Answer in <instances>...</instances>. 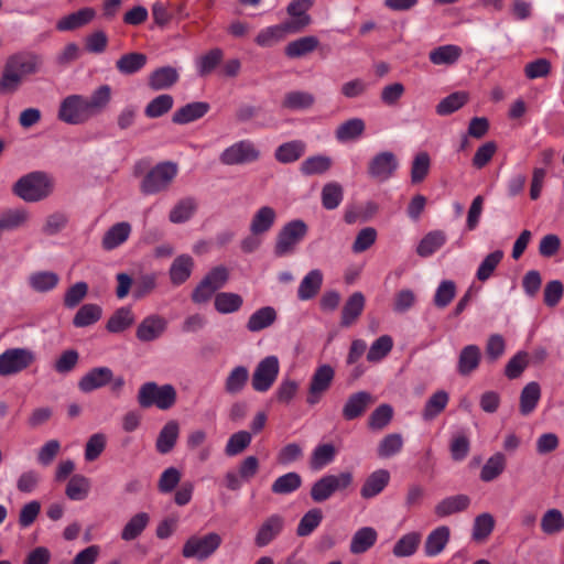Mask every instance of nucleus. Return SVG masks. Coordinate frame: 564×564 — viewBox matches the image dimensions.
Returning a JSON list of instances; mask_svg holds the SVG:
<instances>
[{
  "instance_id": "1",
  "label": "nucleus",
  "mask_w": 564,
  "mask_h": 564,
  "mask_svg": "<svg viewBox=\"0 0 564 564\" xmlns=\"http://www.w3.org/2000/svg\"><path fill=\"white\" fill-rule=\"evenodd\" d=\"M111 93L109 85H101L93 91L90 97L69 95L61 102L58 118L69 124L87 122L107 108L111 100Z\"/></svg>"
},
{
  "instance_id": "2",
  "label": "nucleus",
  "mask_w": 564,
  "mask_h": 564,
  "mask_svg": "<svg viewBox=\"0 0 564 564\" xmlns=\"http://www.w3.org/2000/svg\"><path fill=\"white\" fill-rule=\"evenodd\" d=\"M42 66L43 57L32 51H20L11 54L6 59L0 76V94L17 91L23 78L37 74Z\"/></svg>"
},
{
  "instance_id": "3",
  "label": "nucleus",
  "mask_w": 564,
  "mask_h": 564,
  "mask_svg": "<svg viewBox=\"0 0 564 564\" xmlns=\"http://www.w3.org/2000/svg\"><path fill=\"white\" fill-rule=\"evenodd\" d=\"M53 189L50 177L43 172L29 173L17 181L13 193L25 202H39L47 197Z\"/></svg>"
},
{
  "instance_id": "4",
  "label": "nucleus",
  "mask_w": 564,
  "mask_h": 564,
  "mask_svg": "<svg viewBox=\"0 0 564 564\" xmlns=\"http://www.w3.org/2000/svg\"><path fill=\"white\" fill-rule=\"evenodd\" d=\"M177 393L172 384L158 386L150 381L143 383L138 392V403L141 408L148 409L155 405L160 410H169L176 402Z\"/></svg>"
},
{
  "instance_id": "5",
  "label": "nucleus",
  "mask_w": 564,
  "mask_h": 564,
  "mask_svg": "<svg viewBox=\"0 0 564 564\" xmlns=\"http://www.w3.org/2000/svg\"><path fill=\"white\" fill-rule=\"evenodd\" d=\"M36 361L31 348H8L0 354V377H11L29 369Z\"/></svg>"
},
{
  "instance_id": "6",
  "label": "nucleus",
  "mask_w": 564,
  "mask_h": 564,
  "mask_svg": "<svg viewBox=\"0 0 564 564\" xmlns=\"http://www.w3.org/2000/svg\"><path fill=\"white\" fill-rule=\"evenodd\" d=\"M221 542V536L216 532H209L205 535H192L185 541L182 547V555L185 558L205 561L219 549Z\"/></svg>"
},
{
  "instance_id": "7",
  "label": "nucleus",
  "mask_w": 564,
  "mask_h": 564,
  "mask_svg": "<svg viewBox=\"0 0 564 564\" xmlns=\"http://www.w3.org/2000/svg\"><path fill=\"white\" fill-rule=\"evenodd\" d=\"M177 174V165L172 162L159 163L142 180L141 192L145 195L165 191Z\"/></svg>"
},
{
  "instance_id": "8",
  "label": "nucleus",
  "mask_w": 564,
  "mask_h": 564,
  "mask_svg": "<svg viewBox=\"0 0 564 564\" xmlns=\"http://www.w3.org/2000/svg\"><path fill=\"white\" fill-rule=\"evenodd\" d=\"M352 482V474L343 471L338 475H326L318 479L311 488V498L315 502H324L336 491L348 488Z\"/></svg>"
},
{
  "instance_id": "9",
  "label": "nucleus",
  "mask_w": 564,
  "mask_h": 564,
  "mask_svg": "<svg viewBox=\"0 0 564 564\" xmlns=\"http://www.w3.org/2000/svg\"><path fill=\"white\" fill-rule=\"evenodd\" d=\"M228 280V271L225 267H216L200 281L192 293L195 303L207 302L213 294L221 289Z\"/></svg>"
},
{
  "instance_id": "10",
  "label": "nucleus",
  "mask_w": 564,
  "mask_h": 564,
  "mask_svg": "<svg viewBox=\"0 0 564 564\" xmlns=\"http://www.w3.org/2000/svg\"><path fill=\"white\" fill-rule=\"evenodd\" d=\"M307 227L302 220H293L288 223L279 232L274 252L282 257L293 251L294 247L306 235Z\"/></svg>"
},
{
  "instance_id": "11",
  "label": "nucleus",
  "mask_w": 564,
  "mask_h": 564,
  "mask_svg": "<svg viewBox=\"0 0 564 564\" xmlns=\"http://www.w3.org/2000/svg\"><path fill=\"white\" fill-rule=\"evenodd\" d=\"M279 360L275 356H268L262 359L256 367L251 384L252 388L258 392L268 391L274 383L279 375Z\"/></svg>"
},
{
  "instance_id": "12",
  "label": "nucleus",
  "mask_w": 564,
  "mask_h": 564,
  "mask_svg": "<svg viewBox=\"0 0 564 564\" xmlns=\"http://www.w3.org/2000/svg\"><path fill=\"white\" fill-rule=\"evenodd\" d=\"M334 377L335 371L332 366H319L312 376L306 402L311 405L316 404L323 394L330 388Z\"/></svg>"
},
{
  "instance_id": "13",
  "label": "nucleus",
  "mask_w": 564,
  "mask_h": 564,
  "mask_svg": "<svg viewBox=\"0 0 564 564\" xmlns=\"http://www.w3.org/2000/svg\"><path fill=\"white\" fill-rule=\"evenodd\" d=\"M312 6L313 0H292L289 3L286 12L291 19L284 21V24L289 28L290 33H300L311 24L312 19L306 12Z\"/></svg>"
},
{
  "instance_id": "14",
  "label": "nucleus",
  "mask_w": 564,
  "mask_h": 564,
  "mask_svg": "<svg viewBox=\"0 0 564 564\" xmlns=\"http://www.w3.org/2000/svg\"><path fill=\"white\" fill-rule=\"evenodd\" d=\"M375 403V398L368 391H358L350 394L345 402L341 415L346 421L362 416L368 408Z\"/></svg>"
},
{
  "instance_id": "15",
  "label": "nucleus",
  "mask_w": 564,
  "mask_h": 564,
  "mask_svg": "<svg viewBox=\"0 0 564 564\" xmlns=\"http://www.w3.org/2000/svg\"><path fill=\"white\" fill-rule=\"evenodd\" d=\"M398 167V160L392 152H381L377 154L369 163V175L379 181H387L392 176Z\"/></svg>"
},
{
  "instance_id": "16",
  "label": "nucleus",
  "mask_w": 564,
  "mask_h": 564,
  "mask_svg": "<svg viewBox=\"0 0 564 564\" xmlns=\"http://www.w3.org/2000/svg\"><path fill=\"white\" fill-rule=\"evenodd\" d=\"M167 322L163 316L152 314L142 319L137 327L135 336L143 343L153 341L165 332Z\"/></svg>"
},
{
  "instance_id": "17",
  "label": "nucleus",
  "mask_w": 564,
  "mask_h": 564,
  "mask_svg": "<svg viewBox=\"0 0 564 564\" xmlns=\"http://www.w3.org/2000/svg\"><path fill=\"white\" fill-rule=\"evenodd\" d=\"M112 381V370L108 367L90 369L78 381V388L84 393L106 387Z\"/></svg>"
},
{
  "instance_id": "18",
  "label": "nucleus",
  "mask_w": 564,
  "mask_h": 564,
  "mask_svg": "<svg viewBox=\"0 0 564 564\" xmlns=\"http://www.w3.org/2000/svg\"><path fill=\"white\" fill-rule=\"evenodd\" d=\"M284 519L280 514L268 517L259 527L254 536V544L263 547L271 543L283 530Z\"/></svg>"
},
{
  "instance_id": "19",
  "label": "nucleus",
  "mask_w": 564,
  "mask_h": 564,
  "mask_svg": "<svg viewBox=\"0 0 564 564\" xmlns=\"http://www.w3.org/2000/svg\"><path fill=\"white\" fill-rule=\"evenodd\" d=\"M259 156V151L251 143H234L221 154V161L225 164H242L254 161Z\"/></svg>"
},
{
  "instance_id": "20",
  "label": "nucleus",
  "mask_w": 564,
  "mask_h": 564,
  "mask_svg": "<svg viewBox=\"0 0 564 564\" xmlns=\"http://www.w3.org/2000/svg\"><path fill=\"white\" fill-rule=\"evenodd\" d=\"M95 17V9L86 7L59 19L56 23V29L61 32L74 31L89 24Z\"/></svg>"
},
{
  "instance_id": "21",
  "label": "nucleus",
  "mask_w": 564,
  "mask_h": 564,
  "mask_svg": "<svg viewBox=\"0 0 564 564\" xmlns=\"http://www.w3.org/2000/svg\"><path fill=\"white\" fill-rule=\"evenodd\" d=\"M180 79V74L172 66H163L154 69L148 79V86L154 90H165L175 85Z\"/></svg>"
},
{
  "instance_id": "22",
  "label": "nucleus",
  "mask_w": 564,
  "mask_h": 564,
  "mask_svg": "<svg viewBox=\"0 0 564 564\" xmlns=\"http://www.w3.org/2000/svg\"><path fill=\"white\" fill-rule=\"evenodd\" d=\"M480 360L481 350L477 345L465 346L458 355V373L464 377L469 376L478 368Z\"/></svg>"
},
{
  "instance_id": "23",
  "label": "nucleus",
  "mask_w": 564,
  "mask_h": 564,
  "mask_svg": "<svg viewBox=\"0 0 564 564\" xmlns=\"http://www.w3.org/2000/svg\"><path fill=\"white\" fill-rule=\"evenodd\" d=\"M365 303L366 299L361 292L352 293L343 306L340 325L343 327L351 326L361 315Z\"/></svg>"
},
{
  "instance_id": "24",
  "label": "nucleus",
  "mask_w": 564,
  "mask_h": 564,
  "mask_svg": "<svg viewBox=\"0 0 564 564\" xmlns=\"http://www.w3.org/2000/svg\"><path fill=\"white\" fill-rule=\"evenodd\" d=\"M390 473L387 469H378L371 473L365 480L360 495L365 499H370L379 495L389 484Z\"/></svg>"
},
{
  "instance_id": "25",
  "label": "nucleus",
  "mask_w": 564,
  "mask_h": 564,
  "mask_svg": "<svg viewBox=\"0 0 564 564\" xmlns=\"http://www.w3.org/2000/svg\"><path fill=\"white\" fill-rule=\"evenodd\" d=\"M275 210L270 206H262L254 213L250 221V232L253 236L264 235L272 228V226L275 223Z\"/></svg>"
},
{
  "instance_id": "26",
  "label": "nucleus",
  "mask_w": 564,
  "mask_h": 564,
  "mask_svg": "<svg viewBox=\"0 0 564 564\" xmlns=\"http://www.w3.org/2000/svg\"><path fill=\"white\" fill-rule=\"evenodd\" d=\"M131 234V225L127 221L117 223L104 235L101 247L105 250H112L128 240Z\"/></svg>"
},
{
  "instance_id": "27",
  "label": "nucleus",
  "mask_w": 564,
  "mask_h": 564,
  "mask_svg": "<svg viewBox=\"0 0 564 564\" xmlns=\"http://www.w3.org/2000/svg\"><path fill=\"white\" fill-rule=\"evenodd\" d=\"M209 110V105L204 101L189 102L173 113L172 121L177 124H185L204 117Z\"/></svg>"
},
{
  "instance_id": "28",
  "label": "nucleus",
  "mask_w": 564,
  "mask_h": 564,
  "mask_svg": "<svg viewBox=\"0 0 564 564\" xmlns=\"http://www.w3.org/2000/svg\"><path fill=\"white\" fill-rule=\"evenodd\" d=\"M378 533L371 527H364L355 532L351 538L349 551L351 554H362L370 550L377 542Z\"/></svg>"
},
{
  "instance_id": "29",
  "label": "nucleus",
  "mask_w": 564,
  "mask_h": 564,
  "mask_svg": "<svg viewBox=\"0 0 564 564\" xmlns=\"http://www.w3.org/2000/svg\"><path fill=\"white\" fill-rule=\"evenodd\" d=\"M135 322L133 311L129 306L116 310L106 324V329L112 334H119L130 328Z\"/></svg>"
},
{
  "instance_id": "30",
  "label": "nucleus",
  "mask_w": 564,
  "mask_h": 564,
  "mask_svg": "<svg viewBox=\"0 0 564 564\" xmlns=\"http://www.w3.org/2000/svg\"><path fill=\"white\" fill-rule=\"evenodd\" d=\"M451 536V530L446 525L434 529L426 538L424 543L425 554L435 556L440 554L447 545Z\"/></svg>"
},
{
  "instance_id": "31",
  "label": "nucleus",
  "mask_w": 564,
  "mask_h": 564,
  "mask_svg": "<svg viewBox=\"0 0 564 564\" xmlns=\"http://www.w3.org/2000/svg\"><path fill=\"white\" fill-rule=\"evenodd\" d=\"M470 499L466 495H456L441 500L434 508L438 518H445L451 514L464 511L468 508Z\"/></svg>"
},
{
  "instance_id": "32",
  "label": "nucleus",
  "mask_w": 564,
  "mask_h": 564,
  "mask_svg": "<svg viewBox=\"0 0 564 564\" xmlns=\"http://www.w3.org/2000/svg\"><path fill=\"white\" fill-rule=\"evenodd\" d=\"M180 426L176 421H169L160 431L155 447L160 454L170 453L178 438Z\"/></svg>"
},
{
  "instance_id": "33",
  "label": "nucleus",
  "mask_w": 564,
  "mask_h": 564,
  "mask_svg": "<svg viewBox=\"0 0 564 564\" xmlns=\"http://www.w3.org/2000/svg\"><path fill=\"white\" fill-rule=\"evenodd\" d=\"M194 261L187 254L178 256L174 259L170 268V279L174 285L184 283L192 273Z\"/></svg>"
},
{
  "instance_id": "34",
  "label": "nucleus",
  "mask_w": 564,
  "mask_h": 564,
  "mask_svg": "<svg viewBox=\"0 0 564 564\" xmlns=\"http://www.w3.org/2000/svg\"><path fill=\"white\" fill-rule=\"evenodd\" d=\"M276 321V312L271 306L257 310L247 322V329L251 333L270 327Z\"/></svg>"
},
{
  "instance_id": "35",
  "label": "nucleus",
  "mask_w": 564,
  "mask_h": 564,
  "mask_svg": "<svg viewBox=\"0 0 564 564\" xmlns=\"http://www.w3.org/2000/svg\"><path fill=\"white\" fill-rule=\"evenodd\" d=\"M147 55L143 53H128L123 54L117 62L116 68L120 74L133 75L140 72L147 64Z\"/></svg>"
},
{
  "instance_id": "36",
  "label": "nucleus",
  "mask_w": 564,
  "mask_h": 564,
  "mask_svg": "<svg viewBox=\"0 0 564 564\" xmlns=\"http://www.w3.org/2000/svg\"><path fill=\"white\" fill-rule=\"evenodd\" d=\"M198 203L194 197H185L178 200L169 214L173 224H182L192 218L196 213Z\"/></svg>"
},
{
  "instance_id": "37",
  "label": "nucleus",
  "mask_w": 564,
  "mask_h": 564,
  "mask_svg": "<svg viewBox=\"0 0 564 564\" xmlns=\"http://www.w3.org/2000/svg\"><path fill=\"white\" fill-rule=\"evenodd\" d=\"M322 282L323 274L319 270L315 269L310 271L300 283L297 290L299 299L306 301L314 297L319 292Z\"/></svg>"
},
{
  "instance_id": "38",
  "label": "nucleus",
  "mask_w": 564,
  "mask_h": 564,
  "mask_svg": "<svg viewBox=\"0 0 564 564\" xmlns=\"http://www.w3.org/2000/svg\"><path fill=\"white\" fill-rule=\"evenodd\" d=\"M288 34H291L284 22L262 29L254 39L257 45L270 47L282 41Z\"/></svg>"
},
{
  "instance_id": "39",
  "label": "nucleus",
  "mask_w": 564,
  "mask_h": 564,
  "mask_svg": "<svg viewBox=\"0 0 564 564\" xmlns=\"http://www.w3.org/2000/svg\"><path fill=\"white\" fill-rule=\"evenodd\" d=\"M446 241V235L442 230H434L426 234L416 247V253L426 258L438 250Z\"/></svg>"
},
{
  "instance_id": "40",
  "label": "nucleus",
  "mask_w": 564,
  "mask_h": 564,
  "mask_svg": "<svg viewBox=\"0 0 564 564\" xmlns=\"http://www.w3.org/2000/svg\"><path fill=\"white\" fill-rule=\"evenodd\" d=\"M506 456L498 452L490 456L480 470V479L485 482H490L498 478L506 469Z\"/></svg>"
},
{
  "instance_id": "41",
  "label": "nucleus",
  "mask_w": 564,
  "mask_h": 564,
  "mask_svg": "<svg viewBox=\"0 0 564 564\" xmlns=\"http://www.w3.org/2000/svg\"><path fill=\"white\" fill-rule=\"evenodd\" d=\"M319 41L316 36H303L285 46V55L290 58L302 57L317 48Z\"/></svg>"
},
{
  "instance_id": "42",
  "label": "nucleus",
  "mask_w": 564,
  "mask_h": 564,
  "mask_svg": "<svg viewBox=\"0 0 564 564\" xmlns=\"http://www.w3.org/2000/svg\"><path fill=\"white\" fill-rule=\"evenodd\" d=\"M315 97L307 91L294 90L285 94L282 107L289 110H306L313 106Z\"/></svg>"
},
{
  "instance_id": "43",
  "label": "nucleus",
  "mask_w": 564,
  "mask_h": 564,
  "mask_svg": "<svg viewBox=\"0 0 564 564\" xmlns=\"http://www.w3.org/2000/svg\"><path fill=\"white\" fill-rule=\"evenodd\" d=\"M541 398L540 384L535 381L529 382L520 394V412L522 415L530 414Z\"/></svg>"
},
{
  "instance_id": "44",
  "label": "nucleus",
  "mask_w": 564,
  "mask_h": 564,
  "mask_svg": "<svg viewBox=\"0 0 564 564\" xmlns=\"http://www.w3.org/2000/svg\"><path fill=\"white\" fill-rule=\"evenodd\" d=\"M462 55V48L456 45H442L430 52V61L434 65H452Z\"/></svg>"
},
{
  "instance_id": "45",
  "label": "nucleus",
  "mask_w": 564,
  "mask_h": 564,
  "mask_svg": "<svg viewBox=\"0 0 564 564\" xmlns=\"http://www.w3.org/2000/svg\"><path fill=\"white\" fill-rule=\"evenodd\" d=\"M495 523V518L488 512L477 516L473 524V540L478 543L485 542L492 533Z\"/></svg>"
},
{
  "instance_id": "46",
  "label": "nucleus",
  "mask_w": 564,
  "mask_h": 564,
  "mask_svg": "<svg viewBox=\"0 0 564 564\" xmlns=\"http://www.w3.org/2000/svg\"><path fill=\"white\" fill-rule=\"evenodd\" d=\"M421 542L419 532H410L401 536L394 544L392 553L397 557H406L413 555Z\"/></svg>"
},
{
  "instance_id": "47",
  "label": "nucleus",
  "mask_w": 564,
  "mask_h": 564,
  "mask_svg": "<svg viewBox=\"0 0 564 564\" xmlns=\"http://www.w3.org/2000/svg\"><path fill=\"white\" fill-rule=\"evenodd\" d=\"M249 379V371L245 366L235 367L225 380V391L238 394L243 390Z\"/></svg>"
},
{
  "instance_id": "48",
  "label": "nucleus",
  "mask_w": 564,
  "mask_h": 564,
  "mask_svg": "<svg viewBox=\"0 0 564 564\" xmlns=\"http://www.w3.org/2000/svg\"><path fill=\"white\" fill-rule=\"evenodd\" d=\"M102 314V310L98 304L83 305L73 318V324L76 327H87L97 323Z\"/></svg>"
},
{
  "instance_id": "49",
  "label": "nucleus",
  "mask_w": 564,
  "mask_h": 564,
  "mask_svg": "<svg viewBox=\"0 0 564 564\" xmlns=\"http://www.w3.org/2000/svg\"><path fill=\"white\" fill-rule=\"evenodd\" d=\"M541 530L546 535H554L564 530V516L558 509H549L541 518Z\"/></svg>"
},
{
  "instance_id": "50",
  "label": "nucleus",
  "mask_w": 564,
  "mask_h": 564,
  "mask_svg": "<svg viewBox=\"0 0 564 564\" xmlns=\"http://www.w3.org/2000/svg\"><path fill=\"white\" fill-rule=\"evenodd\" d=\"M149 514L147 512H139L134 514L123 527L121 531V539L124 541H132L137 539L149 523Z\"/></svg>"
},
{
  "instance_id": "51",
  "label": "nucleus",
  "mask_w": 564,
  "mask_h": 564,
  "mask_svg": "<svg viewBox=\"0 0 564 564\" xmlns=\"http://www.w3.org/2000/svg\"><path fill=\"white\" fill-rule=\"evenodd\" d=\"M301 485V476L297 473L291 471L278 477L272 484L271 490L275 495H288L297 490Z\"/></svg>"
},
{
  "instance_id": "52",
  "label": "nucleus",
  "mask_w": 564,
  "mask_h": 564,
  "mask_svg": "<svg viewBox=\"0 0 564 564\" xmlns=\"http://www.w3.org/2000/svg\"><path fill=\"white\" fill-rule=\"evenodd\" d=\"M90 481L83 475H74L67 482L65 495L70 500H83L88 496Z\"/></svg>"
},
{
  "instance_id": "53",
  "label": "nucleus",
  "mask_w": 564,
  "mask_h": 564,
  "mask_svg": "<svg viewBox=\"0 0 564 564\" xmlns=\"http://www.w3.org/2000/svg\"><path fill=\"white\" fill-rule=\"evenodd\" d=\"M243 300L237 293L221 292L215 296V308L221 314L237 312L242 306Z\"/></svg>"
},
{
  "instance_id": "54",
  "label": "nucleus",
  "mask_w": 564,
  "mask_h": 564,
  "mask_svg": "<svg viewBox=\"0 0 564 564\" xmlns=\"http://www.w3.org/2000/svg\"><path fill=\"white\" fill-rule=\"evenodd\" d=\"M448 403V393L444 390H440L432 394L426 401L422 416L424 420L430 421L444 411Z\"/></svg>"
},
{
  "instance_id": "55",
  "label": "nucleus",
  "mask_w": 564,
  "mask_h": 564,
  "mask_svg": "<svg viewBox=\"0 0 564 564\" xmlns=\"http://www.w3.org/2000/svg\"><path fill=\"white\" fill-rule=\"evenodd\" d=\"M322 205L325 209L332 210L339 206L344 197V189L339 183L330 182L322 188Z\"/></svg>"
},
{
  "instance_id": "56",
  "label": "nucleus",
  "mask_w": 564,
  "mask_h": 564,
  "mask_svg": "<svg viewBox=\"0 0 564 564\" xmlns=\"http://www.w3.org/2000/svg\"><path fill=\"white\" fill-rule=\"evenodd\" d=\"M467 100L468 95L465 91H455L438 102L436 106V112L440 116L451 115L460 109Z\"/></svg>"
},
{
  "instance_id": "57",
  "label": "nucleus",
  "mask_w": 564,
  "mask_h": 564,
  "mask_svg": "<svg viewBox=\"0 0 564 564\" xmlns=\"http://www.w3.org/2000/svg\"><path fill=\"white\" fill-rule=\"evenodd\" d=\"M393 416V409L389 404H380L368 419V427L372 431H381L389 425Z\"/></svg>"
},
{
  "instance_id": "58",
  "label": "nucleus",
  "mask_w": 564,
  "mask_h": 564,
  "mask_svg": "<svg viewBox=\"0 0 564 564\" xmlns=\"http://www.w3.org/2000/svg\"><path fill=\"white\" fill-rule=\"evenodd\" d=\"M59 281L56 273L51 271H41L31 274L29 282L36 292H47L53 290Z\"/></svg>"
},
{
  "instance_id": "59",
  "label": "nucleus",
  "mask_w": 564,
  "mask_h": 564,
  "mask_svg": "<svg viewBox=\"0 0 564 564\" xmlns=\"http://www.w3.org/2000/svg\"><path fill=\"white\" fill-rule=\"evenodd\" d=\"M403 447V437L400 433L386 435L379 443L377 454L381 458H389L398 454Z\"/></svg>"
},
{
  "instance_id": "60",
  "label": "nucleus",
  "mask_w": 564,
  "mask_h": 564,
  "mask_svg": "<svg viewBox=\"0 0 564 564\" xmlns=\"http://www.w3.org/2000/svg\"><path fill=\"white\" fill-rule=\"evenodd\" d=\"M174 104L171 95L163 94L153 98L145 107L144 115L148 118H159L169 112Z\"/></svg>"
},
{
  "instance_id": "61",
  "label": "nucleus",
  "mask_w": 564,
  "mask_h": 564,
  "mask_svg": "<svg viewBox=\"0 0 564 564\" xmlns=\"http://www.w3.org/2000/svg\"><path fill=\"white\" fill-rule=\"evenodd\" d=\"M393 340L389 335H382L376 339L367 352L369 362H378L382 360L392 349Z\"/></svg>"
},
{
  "instance_id": "62",
  "label": "nucleus",
  "mask_w": 564,
  "mask_h": 564,
  "mask_svg": "<svg viewBox=\"0 0 564 564\" xmlns=\"http://www.w3.org/2000/svg\"><path fill=\"white\" fill-rule=\"evenodd\" d=\"M323 512L321 509L314 508L307 511L300 520L296 528V534L299 536L310 535L322 522Z\"/></svg>"
},
{
  "instance_id": "63",
  "label": "nucleus",
  "mask_w": 564,
  "mask_h": 564,
  "mask_svg": "<svg viewBox=\"0 0 564 564\" xmlns=\"http://www.w3.org/2000/svg\"><path fill=\"white\" fill-rule=\"evenodd\" d=\"M431 160L426 152L417 153L411 165V182L419 184L425 180L430 172Z\"/></svg>"
},
{
  "instance_id": "64",
  "label": "nucleus",
  "mask_w": 564,
  "mask_h": 564,
  "mask_svg": "<svg viewBox=\"0 0 564 564\" xmlns=\"http://www.w3.org/2000/svg\"><path fill=\"white\" fill-rule=\"evenodd\" d=\"M29 219V214L25 209L17 208L4 212L0 216V229L12 230L23 226Z\"/></svg>"
}]
</instances>
